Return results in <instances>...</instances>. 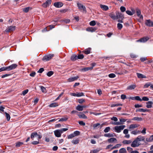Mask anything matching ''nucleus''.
I'll list each match as a JSON object with an SVG mask.
<instances>
[{
  "label": "nucleus",
  "mask_w": 153,
  "mask_h": 153,
  "mask_svg": "<svg viewBox=\"0 0 153 153\" xmlns=\"http://www.w3.org/2000/svg\"><path fill=\"white\" fill-rule=\"evenodd\" d=\"M6 70H7V67H3L0 68V72Z\"/></svg>",
  "instance_id": "nucleus-51"
},
{
  "label": "nucleus",
  "mask_w": 153,
  "mask_h": 153,
  "mask_svg": "<svg viewBox=\"0 0 153 153\" xmlns=\"http://www.w3.org/2000/svg\"><path fill=\"white\" fill-rule=\"evenodd\" d=\"M76 97H80L84 96V93L82 92H80V93L77 92L76 93Z\"/></svg>",
  "instance_id": "nucleus-44"
},
{
  "label": "nucleus",
  "mask_w": 153,
  "mask_h": 153,
  "mask_svg": "<svg viewBox=\"0 0 153 153\" xmlns=\"http://www.w3.org/2000/svg\"><path fill=\"white\" fill-rule=\"evenodd\" d=\"M58 106V104L56 103H53L50 104L49 106L51 107H54Z\"/></svg>",
  "instance_id": "nucleus-42"
},
{
  "label": "nucleus",
  "mask_w": 153,
  "mask_h": 153,
  "mask_svg": "<svg viewBox=\"0 0 153 153\" xmlns=\"http://www.w3.org/2000/svg\"><path fill=\"white\" fill-rule=\"evenodd\" d=\"M16 28L15 26H10L8 27V28L6 29L5 31L7 32H9L11 31H13Z\"/></svg>",
  "instance_id": "nucleus-10"
},
{
  "label": "nucleus",
  "mask_w": 153,
  "mask_h": 153,
  "mask_svg": "<svg viewBox=\"0 0 153 153\" xmlns=\"http://www.w3.org/2000/svg\"><path fill=\"white\" fill-rule=\"evenodd\" d=\"M97 30L95 27H88L86 28V30L91 32L95 31Z\"/></svg>",
  "instance_id": "nucleus-20"
},
{
  "label": "nucleus",
  "mask_w": 153,
  "mask_h": 153,
  "mask_svg": "<svg viewBox=\"0 0 153 153\" xmlns=\"http://www.w3.org/2000/svg\"><path fill=\"white\" fill-rule=\"evenodd\" d=\"M122 145L120 144H117L111 148V150H113L115 149H117L119 148Z\"/></svg>",
  "instance_id": "nucleus-33"
},
{
  "label": "nucleus",
  "mask_w": 153,
  "mask_h": 153,
  "mask_svg": "<svg viewBox=\"0 0 153 153\" xmlns=\"http://www.w3.org/2000/svg\"><path fill=\"white\" fill-rule=\"evenodd\" d=\"M126 13L127 14L130 16H131L133 15V13L130 10H127L126 11Z\"/></svg>",
  "instance_id": "nucleus-59"
},
{
  "label": "nucleus",
  "mask_w": 153,
  "mask_h": 153,
  "mask_svg": "<svg viewBox=\"0 0 153 153\" xmlns=\"http://www.w3.org/2000/svg\"><path fill=\"white\" fill-rule=\"evenodd\" d=\"M140 145V142H138L137 139H135L132 142L131 146L133 147H136L139 146Z\"/></svg>",
  "instance_id": "nucleus-3"
},
{
  "label": "nucleus",
  "mask_w": 153,
  "mask_h": 153,
  "mask_svg": "<svg viewBox=\"0 0 153 153\" xmlns=\"http://www.w3.org/2000/svg\"><path fill=\"white\" fill-rule=\"evenodd\" d=\"M76 109L79 111H83V109L82 108V106L80 105H78L76 106Z\"/></svg>",
  "instance_id": "nucleus-30"
},
{
  "label": "nucleus",
  "mask_w": 153,
  "mask_h": 153,
  "mask_svg": "<svg viewBox=\"0 0 153 153\" xmlns=\"http://www.w3.org/2000/svg\"><path fill=\"white\" fill-rule=\"evenodd\" d=\"M89 24L91 26H94L96 24V22L94 20L90 22Z\"/></svg>",
  "instance_id": "nucleus-46"
},
{
  "label": "nucleus",
  "mask_w": 153,
  "mask_h": 153,
  "mask_svg": "<svg viewBox=\"0 0 153 153\" xmlns=\"http://www.w3.org/2000/svg\"><path fill=\"white\" fill-rule=\"evenodd\" d=\"M30 8L29 7H26L23 9V11L27 13L29 11Z\"/></svg>",
  "instance_id": "nucleus-63"
},
{
  "label": "nucleus",
  "mask_w": 153,
  "mask_h": 153,
  "mask_svg": "<svg viewBox=\"0 0 153 153\" xmlns=\"http://www.w3.org/2000/svg\"><path fill=\"white\" fill-rule=\"evenodd\" d=\"M115 134L114 133H106L104 134V136L105 137H113L114 136Z\"/></svg>",
  "instance_id": "nucleus-24"
},
{
  "label": "nucleus",
  "mask_w": 153,
  "mask_h": 153,
  "mask_svg": "<svg viewBox=\"0 0 153 153\" xmlns=\"http://www.w3.org/2000/svg\"><path fill=\"white\" fill-rule=\"evenodd\" d=\"M119 153H127V151L125 148H123L119 150Z\"/></svg>",
  "instance_id": "nucleus-35"
},
{
  "label": "nucleus",
  "mask_w": 153,
  "mask_h": 153,
  "mask_svg": "<svg viewBox=\"0 0 153 153\" xmlns=\"http://www.w3.org/2000/svg\"><path fill=\"white\" fill-rule=\"evenodd\" d=\"M83 53H84L86 54H88L91 53V48H88L85 49L84 51H82Z\"/></svg>",
  "instance_id": "nucleus-28"
},
{
  "label": "nucleus",
  "mask_w": 153,
  "mask_h": 153,
  "mask_svg": "<svg viewBox=\"0 0 153 153\" xmlns=\"http://www.w3.org/2000/svg\"><path fill=\"white\" fill-rule=\"evenodd\" d=\"M74 137H75V136H74V134L72 133V134H70L68 136V139H71V138Z\"/></svg>",
  "instance_id": "nucleus-62"
},
{
  "label": "nucleus",
  "mask_w": 153,
  "mask_h": 153,
  "mask_svg": "<svg viewBox=\"0 0 153 153\" xmlns=\"http://www.w3.org/2000/svg\"><path fill=\"white\" fill-rule=\"evenodd\" d=\"M51 0H47L45 3L42 4V6L46 8L51 4Z\"/></svg>",
  "instance_id": "nucleus-12"
},
{
  "label": "nucleus",
  "mask_w": 153,
  "mask_h": 153,
  "mask_svg": "<svg viewBox=\"0 0 153 153\" xmlns=\"http://www.w3.org/2000/svg\"><path fill=\"white\" fill-rule=\"evenodd\" d=\"M100 150V148H97L91 150L90 153H97Z\"/></svg>",
  "instance_id": "nucleus-31"
},
{
  "label": "nucleus",
  "mask_w": 153,
  "mask_h": 153,
  "mask_svg": "<svg viewBox=\"0 0 153 153\" xmlns=\"http://www.w3.org/2000/svg\"><path fill=\"white\" fill-rule=\"evenodd\" d=\"M38 136L37 133L36 132L32 133L31 134V138L32 140H33L34 138Z\"/></svg>",
  "instance_id": "nucleus-26"
},
{
  "label": "nucleus",
  "mask_w": 153,
  "mask_h": 153,
  "mask_svg": "<svg viewBox=\"0 0 153 153\" xmlns=\"http://www.w3.org/2000/svg\"><path fill=\"white\" fill-rule=\"evenodd\" d=\"M149 98L146 97H142V99H141V100H142V101H148L149 100Z\"/></svg>",
  "instance_id": "nucleus-55"
},
{
  "label": "nucleus",
  "mask_w": 153,
  "mask_h": 153,
  "mask_svg": "<svg viewBox=\"0 0 153 153\" xmlns=\"http://www.w3.org/2000/svg\"><path fill=\"white\" fill-rule=\"evenodd\" d=\"M146 141L148 142H150L153 141V135H151L149 138H147Z\"/></svg>",
  "instance_id": "nucleus-34"
},
{
  "label": "nucleus",
  "mask_w": 153,
  "mask_h": 153,
  "mask_svg": "<svg viewBox=\"0 0 153 153\" xmlns=\"http://www.w3.org/2000/svg\"><path fill=\"white\" fill-rule=\"evenodd\" d=\"M72 143L74 144H77L79 143V140L78 139L73 140L72 141Z\"/></svg>",
  "instance_id": "nucleus-41"
},
{
  "label": "nucleus",
  "mask_w": 153,
  "mask_h": 153,
  "mask_svg": "<svg viewBox=\"0 0 153 153\" xmlns=\"http://www.w3.org/2000/svg\"><path fill=\"white\" fill-rule=\"evenodd\" d=\"M150 151L148 152L149 153H153V145H152L150 148Z\"/></svg>",
  "instance_id": "nucleus-64"
},
{
  "label": "nucleus",
  "mask_w": 153,
  "mask_h": 153,
  "mask_svg": "<svg viewBox=\"0 0 153 153\" xmlns=\"http://www.w3.org/2000/svg\"><path fill=\"white\" fill-rule=\"evenodd\" d=\"M131 99L133 100H137L140 101H142L141 99L140 98V97L138 96H137L134 97H133L131 98Z\"/></svg>",
  "instance_id": "nucleus-39"
},
{
  "label": "nucleus",
  "mask_w": 153,
  "mask_h": 153,
  "mask_svg": "<svg viewBox=\"0 0 153 153\" xmlns=\"http://www.w3.org/2000/svg\"><path fill=\"white\" fill-rule=\"evenodd\" d=\"M116 19H123L124 18L123 15L120 13L117 12L116 13Z\"/></svg>",
  "instance_id": "nucleus-22"
},
{
  "label": "nucleus",
  "mask_w": 153,
  "mask_h": 153,
  "mask_svg": "<svg viewBox=\"0 0 153 153\" xmlns=\"http://www.w3.org/2000/svg\"><path fill=\"white\" fill-rule=\"evenodd\" d=\"M78 101L79 103L80 104H82L85 101V99H79L78 100Z\"/></svg>",
  "instance_id": "nucleus-48"
},
{
  "label": "nucleus",
  "mask_w": 153,
  "mask_h": 153,
  "mask_svg": "<svg viewBox=\"0 0 153 153\" xmlns=\"http://www.w3.org/2000/svg\"><path fill=\"white\" fill-rule=\"evenodd\" d=\"M6 114V117L7 121H9L10 119V115L6 112L5 113Z\"/></svg>",
  "instance_id": "nucleus-50"
},
{
  "label": "nucleus",
  "mask_w": 153,
  "mask_h": 153,
  "mask_svg": "<svg viewBox=\"0 0 153 153\" xmlns=\"http://www.w3.org/2000/svg\"><path fill=\"white\" fill-rule=\"evenodd\" d=\"M17 66V65L15 64H13L7 67V70L9 71L14 69L16 68Z\"/></svg>",
  "instance_id": "nucleus-11"
},
{
  "label": "nucleus",
  "mask_w": 153,
  "mask_h": 153,
  "mask_svg": "<svg viewBox=\"0 0 153 153\" xmlns=\"http://www.w3.org/2000/svg\"><path fill=\"white\" fill-rule=\"evenodd\" d=\"M79 113L78 115L80 118L85 119L87 118V117L85 114H83L82 112H80Z\"/></svg>",
  "instance_id": "nucleus-16"
},
{
  "label": "nucleus",
  "mask_w": 153,
  "mask_h": 153,
  "mask_svg": "<svg viewBox=\"0 0 153 153\" xmlns=\"http://www.w3.org/2000/svg\"><path fill=\"white\" fill-rule=\"evenodd\" d=\"M77 4L78 8L80 10H82L83 11H86L85 7L82 4L79 2H77Z\"/></svg>",
  "instance_id": "nucleus-6"
},
{
  "label": "nucleus",
  "mask_w": 153,
  "mask_h": 153,
  "mask_svg": "<svg viewBox=\"0 0 153 153\" xmlns=\"http://www.w3.org/2000/svg\"><path fill=\"white\" fill-rule=\"evenodd\" d=\"M140 126V125L137 124H133L130 125L128 127L129 130L131 131L137 128Z\"/></svg>",
  "instance_id": "nucleus-4"
},
{
  "label": "nucleus",
  "mask_w": 153,
  "mask_h": 153,
  "mask_svg": "<svg viewBox=\"0 0 153 153\" xmlns=\"http://www.w3.org/2000/svg\"><path fill=\"white\" fill-rule=\"evenodd\" d=\"M136 87V86L135 84L131 85L127 87V89L129 90H133Z\"/></svg>",
  "instance_id": "nucleus-25"
},
{
  "label": "nucleus",
  "mask_w": 153,
  "mask_h": 153,
  "mask_svg": "<svg viewBox=\"0 0 153 153\" xmlns=\"http://www.w3.org/2000/svg\"><path fill=\"white\" fill-rule=\"evenodd\" d=\"M138 142L140 141H144L145 139L144 137L141 135L138 136L137 138H136Z\"/></svg>",
  "instance_id": "nucleus-14"
},
{
  "label": "nucleus",
  "mask_w": 153,
  "mask_h": 153,
  "mask_svg": "<svg viewBox=\"0 0 153 153\" xmlns=\"http://www.w3.org/2000/svg\"><path fill=\"white\" fill-rule=\"evenodd\" d=\"M126 126L125 125H121L119 126H116L113 128L115 131L117 133H120L123 130Z\"/></svg>",
  "instance_id": "nucleus-1"
},
{
  "label": "nucleus",
  "mask_w": 153,
  "mask_h": 153,
  "mask_svg": "<svg viewBox=\"0 0 153 153\" xmlns=\"http://www.w3.org/2000/svg\"><path fill=\"white\" fill-rule=\"evenodd\" d=\"M149 110L148 109H143V108H138L136 110V112H149Z\"/></svg>",
  "instance_id": "nucleus-21"
},
{
  "label": "nucleus",
  "mask_w": 153,
  "mask_h": 153,
  "mask_svg": "<svg viewBox=\"0 0 153 153\" xmlns=\"http://www.w3.org/2000/svg\"><path fill=\"white\" fill-rule=\"evenodd\" d=\"M84 57V56L83 54H79L77 56V59H82Z\"/></svg>",
  "instance_id": "nucleus-52"
},
{
  "label": "nucleus",
  "mask_w": 153,
  "mask_h": 153,
  "mask_svg": "<svg viewBox=\"0 0 153 153\" xmlns=\"http://www.w3.org/2000/svg\"><path fill=\"white\" fill-rule=\"evenodd\" d=\"M75 137L77 135H79L80 134V132L78 131H76L74 132L73 133Z\"/></svg>",
  "instance_id": "nucleus-57"
},
{
  "label": "nucleus",
  "mask_w": 153,
  "mask_h": 153,
  "mask_svg": "<svg viewBox=\"0 0 153 153\" xmlns=\"http://www.w3.org/2000/svg\"><path fill=\"white\" fill-rule=\"evenodd\" d=\"M152 22L150 20H146L145 22V25L149 27H152Z\"/></svg>",
  "instance_id": "nucleus-18"
},
{
  "label": "nucleus",
  "mask_w": 153,
  "mask_h": 153,
  "mask_svg": "<svg viewBox=\"0 0 153 153\" xmlns=\"http://www.w3.org/2000/svg\"><path fill=\"white\" fill-rule=\"evenodd\" d=\"M123 143L125 144H129L131 143V140H124L123 141Z\"/></svg>",
  "instance_id": "nucleus-37"
},
{
  "label": "nucleus",
  "mask_w": 153,
  "mask_h": 153,
  "mask_svg": "<svg viewBox=\"0 0 153 153\" xmlns=\"http://www.w3.org/2000/svg\"><path fill=\"white\" fill-rule=\"evenodd\" d=\"M150 38L148 36H145L137 40L136 42H144L147 41Z\"/></svg>",
  "instance_id": "nucleus-5"
},
{
  "label": "nucleus",
  "mask_w": 153,
  "mask_h": 153,
  "mask_svg": "<svg viewBox=\"0 0 153 153\" xmlns=\"http://www.w3.org/2000/svg\"><path fill=\"white\" fill-rule=\"evenodd\" d=\"M63 4L60 2H56L53 4V5L57 8H59L63 6Z\"/></svg>",
  "instance_id": "nucleus-13"
},
{
  "label": "nucleus",
  "mask_w": 153,
  "mask_h": 153,
  "mask_svg": "<svg viewBox=\"0 0 153 153\" xmlns=\"http://www.w3.org/2000/svg\"><path fill=\"white\" fill-rule=\"evenodd\" d=\"M108 76L110 78H114L116 77V75L114 74L111 73L108 75Z\"/></svg>",
  "instance_id": "nucleus-53"
},
{
  "label": "nucleus",
  "mask_w": 153,
  "mask_h": 153,
  "mask_svg": "<svg viewBox=\"0 0 153 153\" xmlns=\"http://www.w3.org/2000/svg\"><path fill=\"white\" fill-rule=\"evenodd\" d=\"M16 147H20L22 145H23L24 143L23 142H18L16 143Z\"/></svg>",
  "instance_id": "nucleus-36"
},
{
  "label": "nucleus",
  "mask_w": 153,
  "mask_h": 153,
  "mask_svg": "<svg viewBox=\"0 0 153 153\" xmlns=\"http://www.w3.org/2000/svg\"><path fill=\"white\" fill-rule=\"evenodd\" d=\"M142 118L141 117H134L132 119L133 120H137L141 121L142 120Z\"/></svg>",
  "instance_id": "nucleus-38"
},
{
  "label": "nucleus",
  "mask_w": 153,
  "mask_h": 153,
  "mask_svg": "<svg viewBox=\"0 0 153 153\" xmlns=\"http://www.w3.org/2000/svg\"><path fill=\"white\" fill-rule=\"evenodd\" d=\"M93 69L92 67H87L83 68L82 69V71H88L89 70H91Z\"/></svg>",
  "instance_id": "nucleus-40"
},
{
  "label": "nucleus",
  "mask_w": 153,
  "mask_h": 153,
  "mask_svg": "<svg viewBox=\"0 0 153 153\" xmlns=\"http://www.w3.org/2000/svg\"><path fill=\"white\" fill-rule=\"evenodd\" d=\"M127 150L129 152L131 153V152L133 151V149L131 147H128L127 148Z\"/></svg>",
  "instance_id": "nucleus-61"
},
{
  "label": "nucleus",
  "mask_w": 153,
  "mask_h": 153,
  "mask_svg": "<svg viewBox=\"0 0 153 153\" xmlns=\"http://www.w3.org/2000/svg\"><path fill=\"white\" fill-rule=\"evenodd\" d=\"M41 90L42 91L43 93H46V88L43 86H40Z\"/></svg>",
  "instance_id": "nucleus-58"
},
{
  "label": "nucleus",
  "mask_w": 153,
  "mask_h": 153,
  "mask_svg": "<svg viewBox=\"0 0 153 153\" xmlns=\"http://www.w3.org/2000/svg\"><path fill=\"white\" fill-rule=\"evenodd\" d=\"M53 56V54H49L44 56L43 59V60L48 61L51 59Z\"/></svg>",
  "instance_id": "nucleus-9"
},
{
  "label": "nucleus",
  "mask_w": 153,
  "mask_h": 153,
  "mask_svg": "<svg viewBox=\"0 0 153 153\" xmlns=\"http://www.w3.org/2000/svg\"><path fill=\"white\" fill-rule=\"evenodd\" d=\"M68 119V118L67 117H64L59 119V122L66 121Z\"/></svg>",
  "instance_id": "nucleus-47"
},
{
  "label": "nucleus",
  "mask_w": 153,
  "mask_h": 153,
  "mask_svg": "<svg viewBox=\"0 0 153 153\" xmlns=\"http://www.w3.org/2000/svg\"><path fill=\"white\" fill-rule=\"evenodd\" d=\"M128 72V71L124 69H122L121 70L119 69L116 70L115 73L120 75H122L126 74Z\"/></svg>",
  "instance_id": "nucleus-2"
},
{
  "label": "nucleus",
  "mask_w": 153,
  "mask_h": 153,
  "mask_svg": "<svg viewBox=\"0 0 153 153\" xmlns=\"http://www.w3.org/2000/svg\"><path fill=\"white\" fill-rule=\"evenodd\" d=\"M137 75L139 78H145L146 77L145 76L139 73H137Z\"/></svg>",
  "instance_id": "nucleus-29"
},
{
  "label": "nucleus",
  "mask_w": 153,
  "mask_h": 153,
  "mask_svg": "<svg viewBox=\"0 0 153 153\" xmlns=\"http://www.w3.org/2000/svg\"><path fill=\"white\" fill-rule=\"evenodd\" d=\"M100 6L101 8L103 10L106 11L108 9V7L106 5L101 4H100Z\"/></svg>",
  "instance_id": "nucleus-23"
},
{
  "label": "nucleus",
  "mask_w": 153,
  "mask_h": 153,
  "mask_svg": "<svg viewBox=\"0 0 153 153\" xmlns=\"http://www.w3.org/2000/svg\"><path fill=\"white\" fill-rule=\"evenodd\" d=\"M136 11L137 16L139 17L140 19H143V16L141 15V12L140 9L138 8L136 9Z\"/></svg>",
  "instance_id": "nucleus-8"
},
{
  "label": "nucleus",
  "mask_w": 153,
  "mask_h": 153,
  "mask_svg": "<svg viewBox=\"0 0 153 153\" xmlns=\"http://www.w3.org/2000/svg\"><path fill=\"white\" fill-rule=\"evenodd\" d=\"M53 74V72L52 71H50L47 73V75L48 76H51Z\"/></svg>",
  "instance_id": "nucleus-60"
},
{
  "label": "nucleus",
  "mask_w": 153,
  "mask_h": 153,
  "mask_svg": "<svg viewBox=\"0 0 153 153\" xmlns=\"http://www.w3.org/2000/svg\"><path fill=\"white\" fill-rule=\"evenodd\" d=\"M54 132L56 137H60L62 133L60 129L56 130Z\"/></svg>",
  "instance_id": "nucleus-7"
},
{
  "label": "nucleus",
  "mask_w": 153,
  "mask_h": 153,
  "mask_svg": "<svg viewBox=\"0 0 153 153\" xmlns=\"http://www.w3.org/2000/svg\"><path fill=\"white\" fill-rule=\"evenodd\" d=\"M146 107L147 108H151L152 107L153 102L151 101H149L146 102Z\"/></svg>",
  "instance_id": "nucleus-15"
},
{
  "label": "nucleus",
  "mask_w": 153,
  "mask_h": 153,
  "mask_svg": "<svg viewBox=\"0 0 153 153\" xmlns=\"http://www.w3.org/2000/svg\"><path fill=\"white\" fill-rule=\"evenodd\" d=\"M117 28L118 29L121 30L123 27V25L120 23H118L117 25Z\"/></svg>",
  "instance_id": "nucleus-54"
},
{
  "label": "nucleus",
  "mask_w": 153,
  "mask_h": 153,
  "mask_svg": "<svg viewBox=\"0 0 153 153\" xmlns=\"http://www.w3.org/2000/svg\"><path fill=\"white\" fill-rule=\"evenodd\" d=\"M107 141L109 143H113L116 142L117 141V140L114 137H112L108 139Z\"/></svg>",
  "instance_id": "nucleus-19"
},
{
  "label": "nucleus",
  "mask_w": 153,
  "mask_h": 153,
  "mask_svg": "<svg viewBox=\"0 0 153 153\" xmlns=\"http://www.w3.org/2000/svg\"><path fill=\"white\" fill-rule=\"evenodd\" d=\"M79 78L78 76L71 77L68 79V81L69 82H73L78 79Z\"/></svg>",
  "instance_id": "nucleus-17"
},
{
  "label": "nucleus",
  "mask_w": 153,
  "mask_h": 153,
  "mask_svg": "<svg viewBox=\"0 0 153 153\" xmlns=\"http://www.w3.org/2000/svg\"><path fill=\"white\" fill-rule=\"evenodd\" d=\"M140 131H137V130H135L132 131L131 132V133L132 134H133L134 135H136L137 134H138L140 133Z\"/></svg>",
  "instance_id": "nucleus-43"
},
{
  "label": "nucleus",
  "mask_w": 153,
  "mask_h": 153,
  "mask_svg": "<svg viewBox=\"0 0 153 153\" xmlns=\"http://www.w3.org/2000/svg\"><path fill=\"white\" fill-rule=\"evenodd\" d=\"M120 105L122 106V104H120V103H117L116 104H112L111 105V107H114L115 106H120Z\"/></svg>",
  "instance_id": "nucleus-45"
},
{
  "label": "nucleus",
  "mask_w": 153,
  "mask_h": 153,
  "mask_svg": "<svg viewBox=\"0 0 153 153\" xmlns=\"http://www.w3.org/2000/svg\"><path fill=\"white\" fill-rule=\"evenodd\" d=\"M77 56L75 54L72 55L71 57V61H74L77 59Z\"/></svg>",
  "instance_id": "nucleus-27"
},
{
  "label": "nucleus",
  "mask_w": 153,
  "mask_h": 153,
  "mask_svg": "<svg viewBox=\"0 0 153 153\" xmlns=\"http://www.w3.org/2000/svg\"><path fill=\"white\" fill-rule=\"evenodd\" d=\"M151 84L150 82H148L144 85V88H147L148 87L151 86Z\"/></svg>",
  "instance_id": "nucleus-56"
},
{
  "label": "nucleus",
  "mask_w": 153,
  "mask_h": 153,
  "mask_svg": "<svg viewBox=\"0 0 153 153\" xmlns=\"http://www.w3.org/2000/svg\"><path fill=\"white\" fill-rule=\"evenodd\" d=\"M110 130V128L109 127H106L104 130V131L105 133H107Z\"/></svg>",
  "instance_id": "nucleus-49"
},
{
  "label": "nucleus",
  "mask_w": 153,
  "mask_h": 153,
  "mask_svg": "<svg viewBox=\"0 0 153 153\" xmlns=\"http://www.w3.org/2000/svg\"><path fill=\"white\" fill-rule=\"evenodd\" d=\"M109 16L113 20H116V15H115L113 13H111L109 15Z\"/></svg>",
  "instance_id": "nucleus-32"
}]
</instances>
